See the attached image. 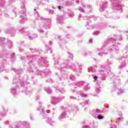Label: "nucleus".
Instances as JSON below:
<instances>
[{
    "instance_id": "1",
    "label": "nucleus",
    "mask_w": 128,
    "mask_h": 128,
    "mask_svg": "<svg viewBox=\"0 0 128 128\" xmlns=\"http://www.w3.org/2000/svg\"><path fill=\"white\" fill-rule=\"evenodd\" d=\"M6 38L0 37V48H10L12 46V42L9 40L8 43H4Z\"/></svg>"
},
{
    "instance_id": "2",
    "label": "nucleus",
    "mask_w": 128,
    "mask_h": 128,
    "mask_svg": "<svg viewBox=\"0 0 128 128\" xmlns=\"http://www.w3.org/2000/svg\"><path fill=\"white\" fill-rule=\"evenodd\" d=\"M122 36H119L117 37V39H116V41H113L112 42H110L108 44V46H111L112 48H118L120 46V44L118 42V40H122Z\"/></svg>"
},
{
    "instance_id": "3",
    "label": "nucleus",
    "mask_w": 128,
    "mask_h": 128,
    "mask_svg": "<svg viewBox=\"0 0 128 128\" xmlns=\"http://www.w3.org/2000/svg\"><path fill=\"white\" fill-rule=\"evenodd\" d=\"M113 10H118L119 12H122V4L120 3H117L116 4H114Z\"/></svg>"
},
{
    "instance_id": "4",
    "label": "nucleus",
    "mask_w": 128,
    "mask_h": 128,
    "mask_svg": "<svg viewBox=\"0 0 128 128\" xmlns=\"http://www.w3.org/2000/svg\"><path fill=\"white\" fill-rule=\"evenodd\" d=\"M27 36L28 40H34V38H38V35H36V34H31L30 33H28L27 34Z\"/></svg>"
},
{
    "instance_id": "5",
    "label": "nucleus",
    "mask_w": 128,
    "mask_h": 128,
    "mask_svg": "<svg viewBox=\"0 0 128 128\" xmlns=\"http://www.w3.org/2000/svg\"><path fill=\"white\" fill-rule=\"evenodd\" d=\"M26 9L24 8V12L22 13V15L20 16V18H22V22H26Z\"/></svg>"
},
{
    "instance_id": "6",
    "label": "nucleus",
    "mask_w": 128,
    "mask_h": 128,
    "mask_svg": "<svg viewBox=\"0 0 128 128\" xmlns=\"http://www.w3.org/2000/svg\"><path fill=\"white\" fill-rule=\"evenodd\" d=\"M34 16L36 20H42V17L40 16L38 12H35Z\"/></svg>"
},
{
    "instance_id": "7",
    "label": "nucleus",
    "mask_w": 128,
    "mask_h": 128,
    "mask_svg": "<svg viewBox=\"0 0 128 128\" xmlns=\"http://www.w3.org/2000/svg\"><path fill=\"white\" fill-rule=\"evenodd\" d=\"M106 2H104L100 7V12H102V10H104V8H106Z\"/></svg>"
},
{
    "instance_id": "8",
    "label": "nucleus",
    "mask_w": 128,
    "mask_h": 128,
    "mask_svg": "<svg viewBox=\"0 0 128 128\" xmlns=\"http://www.w3.org/2000/svg\"><path fill=\"white\" fill-rule=\"evenodd\" d=\"M46 26H47L48 28H50V22H47L46 23Z\"/></svg>"
},
{
    "instance_id": "9",
    "label": "nucleus",
    "mask_w": 128,
    "mask_h": 128,
    "mask_svg": "<svg viewBox=\"0 0 128 128\" xmlns=\"http://www.w3.org/2000/svg\"><path fill=\"white\" fill-rule=\"evenodd\" d=\"M12 36H14L16 34V30H13L11 32Z\"/></svg>"
},
{
    "instance_id": "10",
    "label": "nucleus",
    "mask_w": 128,
    "mask_h": 128,
    "mask_svg": "<svg viewBox=\"0 0 128 128\" xmlns=\"http://www.w3.org/2000/svg\"><path fill=\"white\" fill-rule=\"evenodd\" d=\"M108 41L104 42L103 44L102 45V48H104V46H106V44H108Z\"/></svg>"
},
{
    "instance_id": "11",
    "label": "nucleus",
    "mask_w": 128,
    "mask_h": 128,
    "mask_svg": "<svg viewBox=\"0 0 128 128\" xmlns=\"http://www.w3.org/2000/svg\"><path fill=\"white\" fill-rule=\"evenodd\" d=\"M48 12H50V14H54V11L52 10H48Z\"/></svg>"
},
{
    "instance_id": "12",
    "label": "nucleus",
    "mask_w": 128,
    "mask_h": 128,
    "mask_svg": "<svg viewBox=\"0 0 128 128\" xmlns=\"http://www.w3.org/2000/svg\"><path fill=\"white\" fill-rule=\"evenodd\" d=\"M62 17L60 16L58 18V22H62Z\"/></svg>"
},
{
    "instance_id": "13",
    "label": "nucleus",
    "mask_w": 128,
    "mask_h": 128,
    "mask_svg": "<svg viewBox=\"0 0 128 128\" xmlns=\"http://www.w3.org/2000/svg\"><path fill=\"white\" fill-rule=\"evenodd\" d=\"M38 32H39L40 34H44V31L42 29H39Z\"/></svg>"
},
{
    "instance_id": "14",
    "label": "nucleus",
    "mask_w": 128,
    "mask_h": 128,
    "mask_svg": "<svg viewBox=\"0 0 128 128\" xmlns=\"http://www.w3.org/2000/svg\"><path fill=\"white\" fill-rule=\"evenodd\" d=\"M100 34V32L98 31H96L93 33V34H95L96 36H97V34Z\"/></svg>"
},
{
    "instance_id": "15",
    "label": "nucleus",
    "mask_w": 128,
    "mask_h": 128,
    "mask_svg": "<svg viewBox=\"0 0 128 128\" xmlns=\"http://www.w3.org/2000/svg\"><path fill=\"white\" fill-rule=\"evenodd\" d=\"M20 32H21L22 34H24V28L20 29Z\"/></svg>"
},
{
    "instance_id": "16",
    "label": "nucleus",
    "mask_w": 128,
    "mask_h": 128,
    "mask_svg": "<svg viewBox=\"0 0 128 128\" xmlns=\"http://www.w3.org/2000/svg\"><path fill=\"white\" fill-rule=\"evenodd\" d=\"M97 118H98V120H102V116H97Z\"/></svg>"
},
{
    "instance_id": "17",
    "label": "nucleus",
    "mask_w": 128,
    "mask_h": 128,
    "mask_svg": "<svg viewBox=\"0 0 128 128\" xmlns=\"http://www.w3.org/2000/svg\"><path fill=\"white\" fill-rule=\"evenodd\" d=\"M79 10L80 12H84V8H79Z\"/></svg>"
},
{
    "instance_id": "18",
    "label": "nucleus",
    "mask_w": 128,
    "mask_h": 128,
    "mask_svg": "<svg viewBox=\"0 0 128 128\" xmlns=\"http://www.w3.org/2000/svg\"><path fill=\"white\" fill-rule=\"evenodd\" d=\"M52 42L51 41L49 42L50 46H52Z\"/></svg>"
},
{
    "instance_id": "19",
    "label": "nucleus",
    "mask_w": 128,
    "mask_h": 128,
    "mask_svg": "<svg viewBox=\"0 0 128 128\" xmlns=\"http://www.w3.org/2000/svg\"><path fill=\"white\" fill-rule=\"evenodd\" d=\"M94 80H98V76H94Z\"/></svg>"
},
{
    "instance_id": "20",
    "label": "nucleus",
    "mask_w": 128,
    "mask_h": 128,
    "mask_svg": "<svg viewBox=\"0 0 128 128\" xmlns=\"http://www.w3.org/2000/svg\"><path fill=\"white\" fill-rule=\"evenodd\" d=\"M58 10H62V6H58Z\"/></svg>"
},
{
    "instance_id": "21",
    "label": "nucleus",
    "mask_w": 128,
    "mask_h": 128,
    "mask_svg": "<svg viewBox=\"0 0 128 128\" xmlns=\"http://www.w3.org/2000/svg\"><path fill=\"white\" fill-rule=\"evenodd\" d=\"M79 2H80V0H76V4H78Z\"/></svg>"
},
{
    "instance_id": "22",
    "label": "nucleus",
    "mask_w": 128,
    "mask_h": 128,
    "mask_svg": "<svg viewBox=\"0 0 128 128\" xmlns=\"http://www.w3.org/2000/svg\"><path fill=\"white\" fill-rule=\"evenodd\" d=\"M89 42H90V43L92 42V39H90V40H89Z\"/></svg>"
},
{
    "instance_id": "23",
    "label": "nucleus",
    "mask_w": 128,
    "mask_h": 128,
    "mask_svg": "<svg viewBox=\"0 0 128 128\" xmlns=\"http://www.w3.org/2000/svg\"><path fill=\"white\" fill-rule=\"evenodd\" d=\"M47 92L48 94H50V92H52V91L50 90H49V92H48V91H47Z\"/></svg>"
},
{
    "instance_id": "24",
    "label": "nucleus",
    "mask_w": 128,
    "mask_h": 128,
    "mask_svg": "<svg viewBox=\"0 0 128 128\" xmlns=\"http://www.w3.org/2000/svg\"><path fill=\"white\" fill-rule=\"evenodd\" d=\"M70 18H72V16H74V14H70Z\"/></svg>"
},
{
    "instance_id": "25",
    "label": "nucleus",
    "mask_w": 128,
    "mask_h": 128,
    "mask_svg": "<svg viewBox=\"0 0 128 128\" xmlns=\"http://www.w3.org/2000/svg\"><path fill=\"white\" fill-rule=\"evenodd\" d=\"M24 4H22V8H24Z\"/></svg>"
},
{
    "instance_id": "26",
    "label": "nucleus",
    "mask_w": 128,
    "mask_h": 128,
    "mask_svg": "<svg viewBox=\"0 0 128 128\" xmlns=\"http://www.w3.org/2000/svg\"><path fill=\"white\" fill-rule=\"evenodd\" d=\"M66 38H70V36H66Z\"/></svg>"
},
{
    "instance_id": "27",
    "label": "nucleus",
    "mask_w": 128,
    "mask_h": 128,
    "mask_svg": "<svg viewBox=\"0 0 128 128\" xmlns=\"http://www.w3.org/2000/svg\"><path fill=\"white\" fill-rule=\"evenodd\" d=\"M126 48H128V45L126 46Z\"/></svg>"
},
{
    "instance_id": "28",
    "label": "nucleus",
    "mask_w": 128,
    "mask_h": 128,
    "mask_svg": "<svg viewBox=\"0 0 128 128\" xmlns=\"http://www.w3.org/2000/svg\"><path fill=\"white\" fill-rule=\"evenodd\" d=\"M11 2H14V0H10Z\"/></svg>"
},
{
    "instance_id": "29",
    "label": "nucleus",
    "mask_w": 128,
    "mask_h": 128,
    "mask_svg": "<svg viewBox=\"0 0 128 128\" xmlns=\"http://www.w3.org/2000/svg\"><path fill=\"white\" fill-rule=\"evenodd\" d=\"M34 10H35V11H36V9H34Z\"/></svg>"
},
{
    "instance_id": "30",
    "label": "nucleus",
    "mask_w": 128,
    "mask_h": 128,
    "mask_svg": "<svg viewBox=\"0 0 128 128\" xmlns=\"http://www.w3.org/2000/svg\"><path fill=\"white\" fill-rule=\"evenodd\" d=\"M115 20H116V18H115Z\"/></svg>"
},
{
    "instance_id": "31",
    "label": "nucleus",
    "mask_w": 128,
    "mask_h": 128,
    "mask_svg": "<svg viewBox=\"0 0 128 128\" xmlns=\"http://www.w3.org/2000/svg\"><path fill=\"white\" fill-rule=\"evenodd\" d=\"M53 8L56 9V8Z\"/></svg>"
}]
</instances>
